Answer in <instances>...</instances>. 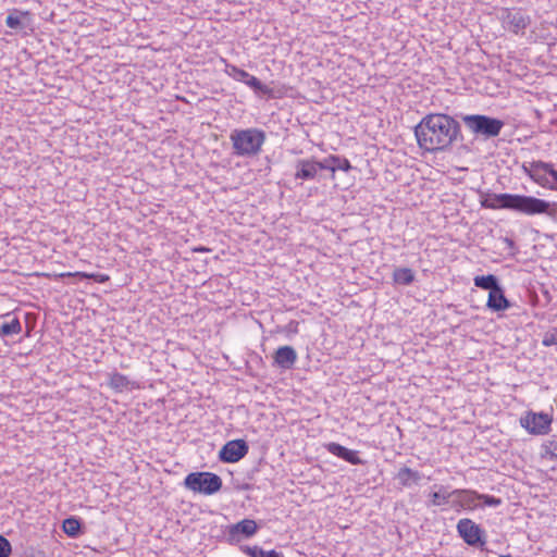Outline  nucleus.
<instances>
[{"label":"nucleus","mask_w":557,"mask_h":557,"mask_svg":"<svg viewBox=\"0 0 557 557\" xmlns=\"http://www.w3.org/2000/svg\"><path fill=\"white\" fill-rule=\"evenodd\" d=\"M418 146L428 152L449 150L463 138L460 123L445 113H429L414 126Z\"/></svg>","instance_id":"obj_1"},{"label":"nucleus","mask_w":557,"mask_h":557,"mask_svg":"<svg viewBox=\"0 0 557 557\" xmlns=\"http://www.w3.org/2000/svg\"><path fill=\"white\" fill-rule=\"evenodd\" d=\"M265 133L259 128L234 129L230 135L233 154L251 158L257 156L265 141Z\"/></svg>","instance_id":"obj_2"},{"label":"nucleus","mask_w":557,"mask_h":557,"mask_svg":"<svg viewBox=\"0 0 557 557\" xmlns=\"http://www.w3.org/2000/svg\"><path fill=\"white\" fill-rule=\"evenodd\" d=\"M461 120L475 138L484 140L497 137L505 126L504 121L484 114H466Z\"/></svg>","instance_id":"obj_3"},{"label":"nucleus","mask_w":557,"mask_h":557,"mask_svg":"<svg viewBox=\"0 0 557 557\" xmlns=\"http://www.w3.org/2000/svg\"><path fill=\"white\" fill-rule=\"evenodd\" d=\"M184 486L203 495H213L222 488V479L212 472H191L186 475Z\"/></svg>","instance_id":"obj_4"},{"label":"nucleus","mask_w":557,"mask_h":557,"mask_svg":"<svg viewBox=\"0 0 557 557\" xmlns=\"http://www.w3.org/2000/svg\"><path fill=\"white\" fill-rule=\"evenodd\" d=\"M454 494L453 506L461 507L463 509L473 510L482 503L484 506L497 507L502 504V499L492 495L480 494L473 490H453Z\"/></svg>","instance_id":"obj_5"},{"label":"nucleus","mask_w":557,"mask_h":557,"mask_svg":"<svg viewBox=\"0 0 557 557\" xmlns=\"http://www.w3.org/2000/svg\"><path fill=\"white\" fill-rule=\"evenodd\" d=\"M524 195L486 194L481 199V206L486 209H508L522 213Z\"/></svg>","instance_id":"obj_6"},{"label":"nucleus","mask_w":557,"mask_h":557,"mask_svg":"<svg viewBox=\"0 0 557 557\" xmlns=\"http://www.w3.org/2000/svg\"><path fill=\"white\" fill-rule=\"evenodd\" d=\"M528 175L540 186L557 190V186L549 184L547 175L552 176L554 182L557 184V169L553 163L544 161H533L527 168L523 166Z\"/></svg>","instance_id":"obj_7"},{"label":"nucleus","mask_w":557,"mask_h":557,"mask_svg":"<svg viewBox=\"0 0 557 557\" xmlns=\"http://www.w3.org/2000/svg\"><path fill=\"white\" fill-rule=\"evenodd\" d=\"M459 536L470 546L482 547L486 544L485 532L471 519L463 518L457 523Z\"/></svg>","instance_id":"obj_8"},{"label":"nucleus","mask_w":557,"mask_h":557,"mask_svg":"<svg viewBox=\"0 0 557 557\" xmlns=\"http://www.w3.org/2000/svg\"><path fill=\"white\" fill-rule=\"evenodd\" d=\"M522 213L528 215L545 213L553 220H557V202H548L546 200L525 196L523 200Z\"/></svg>","instance_id":"obj_9"},{"label":"nucleus","mask_w":557,"mask_h":557,"mask_svg":"<svg viewBox=\"0 0 557 557\" xmlns=\"http://www.w3.org/2000/svg\"><path fill=\"white\" fill-rule=\"evenodd\" d=\"M521 425L531 434L542 435L549 431L552 419L548 414L528 412L520 419Z\"/></svg>","instance_id":"obj_10"},{"label":"nucleus","mask_w":557,"mask_h":557,"mask_svg":"<svg viewBox=\"0 0 557 557\" xmlns=\"http://www.w3.org/2000/svg\"><path fill=\"white\" fill-rule=\"evenodd\" d=\"M248 450L249 446L245 440H233L223 445L219 458L223 462L234 463L243 459Z\"/></svg>","instance_id":"obj_11"},{"label":"nucleus","mask_w":557,"mask_h":557,"mask_svg":"<svg viewBox=\"0 0 557 557\" xmlns=\"http://www.w3.org/2000/svg\"><path fill=\"white\" fill-rule=\"evenodd\" d=\"M258 530L257 522L251 519H244L227 528V541L238 543L242 539H248L256 534Z\"/></svg>","instance_id":"obj_12"},{"label":"nucleus","mask_w":557,"mask_h":557,"mask_svg":"<svg viewBox=\"0 0 557 557\" xmlns=\"http://www.w3.org/2000/svg\"><path fill=\"white\" fill-rule=\"evenodd\" d=\"M323 160L299 159L296 162V180L310 181L315 178L318 172L323 170Z\"/></svg>","instance_id":"obj_13"},{"label":"nucleus","mask_w":557,"mask_h":557,"mask_svg":"<svg viewBox=\"0 0 557 557\" xmlns=\"http://www.w3.org/2000/svg\"><path fill=\"white\" fill-rule=\"evenodd\" d=\"M297 361V352L292 346H281L273 355V366L288 370L294 367Z\"/></svg>","instance_id":"obj_14"},{"label":"nucleus","mask_w":557,"mask_h":557,"mask_svg":"<svg viewBox=\"0 0 557 557\" xmlns=\"http://www.w3.org/2000/svg\"><path fill=\"white\" fill-rule=\"evenodd\" d=\"M325 448L332 455L349 462L350 465L358 466V465H362V462H363L360 459V457L358 456V451L348 449L338 443H334V442L327 443L325 445Z\"/></svg>","instance_id":"obj_15"},{"label":"nucleus","mask_w":557,"mask_h":557,"mask_svg":"<svg viewBox=\"0 0 557 557\" xmlns=\"http://www.w3.org/2000/svg\"><path fill=\"white\" fill-rule=\"evenodd\" d=\"M487 308L492 311H504L510 308L511 304L506 298L504 289L502 286L494 288L491 293H488V299L486 304Z\"/></svg>","instance_id":"obj_16"},{"label":"nucleus","mask_w":557,"mask_h":557,"mask_svg":"<svg viewBox=\"0 0 557 557\" xmlns=\"http://www.w3.org/2000/svg\"><path fill=\"white\" fill-rule=\"evenodd\" d=\"M395 479L403 487H410L412 484H419L422 474L409 467H403L399 469Z\"/></svg>","instance_id":"obj_17"},{"label":"nucleus","mask_w":557,"mask_h":557,"mask_svg":"<svg viewBox=\"0 0 557 557\" xmlns=\"http://www.w3.org/2000/svg\"><path fill=\"white\" fill-rule=\"evenodd\" d=\"M505 23L510 32L518 34L527 28L530 24V18L521 12H512L508 13Z\"/></svg>","instance_id":"obj_18"},{"label":"nucleus","mask_w":557,"mask_h":557,"mask_svg":"<svg viewBox=\"0 0 557 557\" xmlns=\"http://www.w3.org/2000/svg\"><path fill=\"white\" fill-rule=\"evenodd\" d=\"M323 170L331 171L333 175L337 170L344 172L351 170V164L348 159L335 154H331L323 159Z\"/></svg>","instance_id":"obj_19"},{"label":"nucleus","mask_w":557,"mask_h":557,"mask_svg":"<svg viewBox=\"0 0 557 557\" xmlns=\"http://www.w3.org/2000/svg\"><path fill=\"white\" fill-rule=\"evenodd\" d=\"M454 498L451 491L448 492L447 487L440 485L438 491L433 492L429 495V505L431 506H443L449 503V498Z\"/></svg>","instance_id":"obj_20"},{"label":"nucleus","mask_w":557,"mask_h":557,"mask_svg":"<svg viewBox=\"0 0 557 557\" xmlns=\"http://www.w3.org/2000/svg\"><path fill=\"white\" fill-rule=\"evenodd\" d=\"M245 85L250 87L256 94L265 95L269 98H274L273 89L262 84L256 76L248 74Z\"/></svg>","instance_id":"obj_21"},{"label":"nucleus","mask_w":557,"mask_h":557,"mask_svg":"<svg viewBox=\"0 0 557 557\" xmlns=\"http://www.w3.org/2000/svg\"><path fill=\"white\" fill-rule=\"evenodd\" d=\"M473 282L476 287L488 290L490 293L500 286L498 278L493 274L478 275L474 277Z\"/></svg>","instance_id":"obj_22"},{"label":"nucleus","mask_w":557,"mask_h":557,"mask_svg":"<svg viewBox=\"0 0 557 557\" xmlns=\"http://www.w3.org/2000/svg\"><path fill=\"white\" fill-rule=\"evenodd\" d=\"M393 280L399 285H410L414 281V273L409 268H396L393 273Z\"/></svg>","instance_id":"obj_23"},{"label":"nucleus","mask_w":557,"mask_h":557,"mask_svg":"<svg viewBox=\"0 0 557 557\" xmlns=\"http://www.w3.org/2000/svg\"><path fill=\"white\" fill-rule=\"evenodd\" d=\"M108 384L112 389L116 392H123L124 389L128 388L131 381L126 375L119 372H114L110 374V380Z\"/></svg>","instance_id":"obj_24"},{"label":"nucleus","mask_w":557,"mask_h":557,"mask_svg":"<svg viewBox=\"0 0 557 557\" xmlns=\"http://www.w3.org/2000/svg\"><path fill=\"white\" fill-rule=\"evenodd\" d=\"M62 528L64 533L71 537H76L82 533L81 520L75 517L66 518L63 521Z\"/></svg>","instance_id":"obj_25"},{"label":"nucleus","mask_w":557,"mask_h":557,"mask_svg":"<svg viewBox=\"0 0 557 557\" xmlns=\"http://www.w3.org/2000/svg\"><path fill=\"white\" fill-rule=\"evenodd\" d=\"M21 331V323L17 319H13L11 322L3 323L0 327L1 336H9L17 334Z\"/></svg>","instance_id":"obj_26"},{"label":"nucleus","mask_w":557,"mask_h":557,"mask_svg":"<svg viewBox=\"0 0 557 557\" xmlns=\"http://www.w3.org/2000/svg\"><path fill=\"white\" fill-rule=\"evenodd\" d=\"M226 73L228 76H231L235 81L242 82V83H245V81L249 74L248 72L237 67L236 65H226Z\"/></svg>","instance_id":"obj_27"},{"label":"nucleus","mask_w":557,"mask_h":557,"mask_svg":"<svg viewBox=\"0 0 557 557\" xmlns=\"http://www.w3.org/2000/svg\"><path fill=\"white\" fill-rule=\"evenodd\" d=\"M542 344L545 346V347H549V346H553V345H557V329H553L550 331H547L544 336H543V341H542Z\"/></svg>","instance_id":"obj_28"},{"label":"nucleus","mask_w":557,"mask_h":557,"mask_svg":"<svg viewBox=\"0 0 557 557\" xmlns=\"http://www.w3.org/2000/svg\"><path fill=\"white\" fill-rule=\"evenodd\" d=\"M12 548L10 542L2 535H0V557H9Z\"/></svg>","instance_id":"obj_29"},{"label":"nucleus","mask_w":557,"mask_h":557,"mask_svg":"<svg viewBox=\"0 0 557 557\" xmlns=\"http://www.w3.org/2000/svg\"><path fill=\"white\" fill-rule=\"evenodd\" d=\"M242 550L250 557H262L264 553L259 546H243Z\"/></svg>","instance_id":"obj_30"},{"label":"nucleus","mask_w":557,"mask_h":557,"mask_svg":"<svg viewBox=\"0 0 557 557\" xmlns=\"http://www.w3.org/2000/svg\"><path fill=\"white\" fill-rule=\"evenodd\" d=\"M544 455L549 456L550 459H557V442H550L544 446Z\"/></svg>","instance_id":"obj_31"},{"label":"nucleus","mask_w":557,"mask_h":557,"mask_svg":"<svg viewBox=\"0 0 557 557\" xmlns=\"http://www.w3.org/2000/svg\"><path fill=\"white\" fill-rule=\"evenodd\" d=\"M21 21L18 16L9 15L7 17V25L10 28H16L20 25Z\"/></svg>","instance_id":"obj_32"},{"label":"nucleus","mask_w":557,"mask_h":557,"mask_svg":"<svg viewBox=\"0 0 557 557\" xmlns=\"http://www.w3.org/2000/svg\"><path fill=\"white\" fill-rule=\"evenodd\" d=\"M96 277H97V281L100 283H103L109 280V276L106 274H98Z\"/></svg>","instance_id":"obj_33"},{"label":"nucleus","mask_w":557,"mask_h":557,"mask_svg":"<svg viewBox=\"0 0 557 557\" xmlns=\"http://www.w3.org/2000/svg\"><path fill=\"white\" fill-rule=\"evenodd\" d=\"M209 249L205 248V247H200V248H197L196 251H208Z\"/></svg>","instance_id":"obj_34"}]
</instances>
